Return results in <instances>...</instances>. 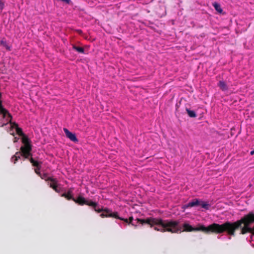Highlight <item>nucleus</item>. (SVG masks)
Segmentation results:
<instances>
[{
	"label": "nucleus",
	"instance_id": "20",
	"mask_svg": "<svg viewBox=\"0 0 254 254\" xmlns=\"http://www.w3.org/2000/svg\"><path fill=\"white\" fill-rule=\"evenodd\" d=\"M22 143L24 144V145H25L26 144H30L29 140L28 137L26 136H24L22 138Z\"/></svg>",
	"mask_w": 254,
	"mask_h": 254
},
{
	"label": "nucleus",
	"instance_id": "15",
	"mask_svg": "<svg viewBox=\"0 0 254 254\" xmlns=\"http://www.w3.org/2000/svg\"><path fill=\"white\" fill-rule=\"evenodd\" d=\"M212 5L214 6L215 9L219 13H222L223 12V9H222L220 5L216 2H214L212 3Z\"/></svg>",
	"mask_w": 254,
	"mask_h": 254
},
{
	"label": "nucleus",
	"instance_id": "21",
	"mask_svg": "<svg viewBox=\"0 0 254 254\" xmlns=\"http://www.w3.org/2000/svg\"><path fill=\"white\" fill-rule=\"evenodd\" d=\"M15 129H16V133L19 135H23L22 130L21 128L17 127L15 128Z\"/></svg>",
	"mask_w": 254,
	"mask_h": 254
},
{
	"label": "nucleus",
	"instance_id": "8",
	"mask_svg": "<svg viewBox=\"0 0 254 254\" xmlns=\"http://www.w3.org/2000/svg\"><path fill=\"white\" fill-rule=\"evenodd\" d=\"M1 94L0 92V99L1 98ZM0 113L2 115V117L3 118H6V116H7L8 117L10 118V120H11L12 118V116L8 112V111L3 107L2 105V101L1 100H0Z\"/></svg>",
	"mask_w": 254,
	"mask_h": 254
},
{
	"label": "nucleus",
	"instance_id": "12",
	"mask_svg": "<svg viewBox=\"0 0 254 254\" xmlns=\"http://www.w3.org/2000/svg\"><path fill=\"white\" fill-rule=\"evenodd\" d=\"M29 161L30 163L32 164V165L36 168H37V170H40L41 168V164L42 162H39L37 161H35L34 160V159L32 157H31L29 159Z\"/></svg>",
	"mask_w": 254,
	"mask_h": 254
},
{
	"label": "nucleus",
	"instance_id": "1",
	"mask_svg": "<svg viewBox=\"0 0 254 254\" xmlns=\"http://www.w3.org/2000/svg\"><path fill=\"white\" fill-rule=\"evenodd\" d=\"M254 223V213L250 212L240 220L234 222L227 221L223 223L222 233L226 232L228 235L235 236L236 231L240 229V235H245L248 233H251V239L252 240L254 236V226L252 228L250 227V225Z\"/></svg>",
	"mask_w": 254,
	"mask_h": 254
},
{
	"label": "nucleus",
	"instance_id": "11",
	"mask_svg": "<svg viewBox=\"0 0 254 254\" xmlns=\"http://www.w3.org/2000/svg\"><path fill=\"white\" fill-rule=\"evenodd\" d=\"M61 196L64 197L67 200H72L73 201L74 199V198L73 197L72 190L71 189L68 190L67 192L63 193L61 195Z\"/></svg>",
	"mask_w": 254,
	"mask_h": 254
},
{
	"label": "nucleus",
	"instance_id": "2",
	"mask_svg": "<svg viewBox=\"0 0 254 254\" xmlns=\"http://www.w3.org/2000/svg\"><path fill=\"white\" fill-rule=\"evenodd\" d=\"M135 220L142 225H148L150 227H153L155 231L162 233L168 232L171 233H178L182 231L181 228L179 227V222L178 221L163 220L161 218L154 217H149L145 219L137 218Z\"/></svg>",
	"mask_w": 254,
	"mask_h": 254
},
{
	"label": "nucleus",
	"instance_id": "13",
	"mask_svg": "<svg viewBox=\"0 0 254 254\" xmlns=\"http://www.w3.org/2000/svg\"><path fill=\"white\" fill-rule=\"evenodd\" d=\"M218 86L222 91H226L228 89L227 84L223 80L219 81V82L218 83Z\"/></svg>",
	"mask_w": 254,
	"mask_h": 254
},
{
	"label": "nucleus",
	"instance_id": "14",
	"mask_svg": "<svg viewBox=\"0 0 254 254\" xmlns=\"http://www.w3.org/2000/svg\"><path fill=\"white\" fill-rule=\"evenodd\" d=\"M21 155V153L20 152H17L15 155H14L11 157V161L13 162L14 164H15L16 161L20 158V156Z\"/></svg>",
	"mask_w": 254,
	"mask_h": 254
},
{
	"label": "nucleus",
	"instance_id": "16",
	"mask_svg": "<svg viewBox=\"0 0 254 254\" xmlns=\"http://www.w3.org/2000/svg\"><path fill=\"white\" fill-rule=\"evenodd\" d=\"M72 48L79 53L84 54V49L82 47L73 45Z\"/></svg>",
	"mask_w": 254,
	"mask_h": 254
},
{
	"label": "nucleus",
	"instance_id": "6",
	"mask_svg": "<svg viewBox=\"0 0 254 254\" xmlns=\"http://www.w3.org/2000/svg\"><path fill=\"white\" fill-rule=\"evenodd\" d=\"M73 201L80 205H83L85 204L89 206H91L93 208L98 206L97 202H93L90 200H87L85 199L84 197L80 195L78 196L76 198H74Z\"/></svg>",
	"mask_w": 254,
	"mask_h": 254
},
{
	"label": "nucleus",
	"instance_id": "5",
	"mask_svg": "<svg viewBox=\"0 0 254 254\" xmlns=\"http://www.w3.org/2000/svg\"><path fill=\"white\" fill-rule=\"evenodd\" d=\"M93 209L94 211L97 212V213H100L102 212L100 216L102 218L104 217H113L115 218V217H118V212H113L112 210L106 208H103V207L102 208H100L97 206H95V207H93Z\"/></svg>",
	"mask_w": 254,
	"mask_h": 254
},
{
	"label": "nucleus",
	"instance_id": "18",
	"mask_svg": "<svg viewBox=\"0 0 254 254\" xmlns=\"http://www.w3.org/2000/svg\"><path fill=\"white\" fill-rule=\"evenodd\" d=\"M42 179L45 180L46 182L50 181V179H52L53 178L48 177L46 174H44L42 175L40 174L39 175Z\"/></svg>",
	"mask_w": 254,
	"mask_h": 254
},
{
	"label": "nucleus",
	"instance_id": "4",
	"mask_svg": "<svg viewBox=\"0 0 254 254\" xmlns=\"http://www.w3.org/2000/svg\"><path fill=\"white\" fill-rule=\"evenodd\" d=\"M201 206V207L206 210H208L210 207V204L208 202L204 201L201 199L195 198L191 200L188 203L184 205L183 208L186 209L189 207Z\"/></svg>",
	"mask_w": 254,
	"mask_h": 254
},
{
	"label": "nucleus",
	"instance_id": "19",
	"mask_svg": "<svg viewBox=\"0 0 254 254\" xmlns=\"http://www.w3.org/2000/svg\"><path fill=\"white\" fill-rule=\"evenodd\" d=\"M6 117H7V120L8 121V122L10 124L12 127L16 128V127H18L17 124H16V123H12L11 122L12 119L11 120H10V118H8L7 116H6Z\"/></svg>",
	"mask_w": 254,
	"mask_h": 254
},
{
	"label": "nucleus",
	"instance_id": "3",
	"mask_svg": "<svg viewBox=\"0 0 254 254\" xmlns=\"http://www.w3.org/2000/svg\"><path fill=\"white\" fill-rule=\"evenodd\" d=\"M184 227L183 231L192 232V231H202L206 234L215 233L221 234L222 233V224H219L217 223H213L212 224L205 227L203 225H198L197 227H192L188 223H184L183 225Z\"/></svg>",
	"mask_w": 254,
	"mask_h": 254
},
{
	"label": "nucleus",
	"instance_id": "22",
	"mask_svg": "<svg viewBox=\"0 0 254 254\" xmlns=\"http://www.w3.org/2000/svg\"><path fill=\"white\" fill-rule=\"evenodd\" d=\"M115 218L119 219L121 220H123L125 222H126V223H127V224H129L128 219H124V218H121V217H119L118 215V217H115Z\"/></svg>",
	"mask_w": 254,
	"mask_h": 254
},
{
	"label": "nucleus",
	"instance_id": "17",
	"mask_svg": "<svg viewBox=\"0 0 254 254\" xmlns=\"http://www.w3.org/2000/svg\"><path fill=\"white\" fill-rule=\"evenodd\" d=\"M186 111L190 117L195 118L196 117V115L194 111L190 110L188 108H186Z\"/></svg>",
	"mask_w": 254,
	"mask_h": 254
},
{
	"label": "nucleus",
	"instance_id": "27",
	"mask_svg": "<svg viewBox=\"0 0 254 254\" xmlns=\"http://www.w3.org/2000/svg\"><path fill=\"white\" fill-rule=\"evenodd\" d=\"M6 125V124H0V127H3L4 126H5Z\"/></svg>",
	"mask_w": 254,
	"mask_h": 254
},
{
	"label": "nucleus",
	"instance_id": "29",
	"mask_svg": "<svg viewBox=\"0 0 254 254\" xmlns=\"http://www.w3.org/2000/svg\"><path fill=\"white\" fill-rule=\"evenodd\" d=\"M6 48L8 49L9 50H10V49L9 47H8V46H6Z\"/></svg>",
	"mask_w": 254,
	"mask_h": 254
},
{
	"label": "nucleus",
	"instance_id": "28",
	"mask_svg": "<svg viewBox=\"0 0 254 254\" xmlns=\"http://www.w3.org/2000/svg\"><path fill=\"white\" fill-rule=\"evenodd\" d=\"M77 31H78V32L79 33H82V31L81 30H78Z\"/></svg>",
	"mask_w": 254,
	"mask_h": 254
},
{
	"label": "nucleus",
	"instance_id": "24",
	"mask_svg": "<svg viewBox=\"0 0 254 254\" xmlns=\"http://www.w3.org/2000/svg\"><path fill=\"white\" fill-rule=\"evenodd\" d=\"M133 220V217H130L128 219V221H129V224H131L132 225H134V224L133 223H132V222Z\"/></svg>",
	"mask_w": 254,
	"mask_h": 254
},
{
	"label": "nucleus",
	"instance_id": "10",
	"mask_svg": "<svg viewBox=\"0 0 254 254\" xmlns=\"http://www.w3.org/2000/svg\"><path fill=\"white\" fill-rule=\"evenodd\" d=\"M51 183L49 184L50 188H52L56 192H60V190L58 188V182L56 179H50Z\"/></svg>",
	"mask_w": 254,
	"mask_h": 254
},
{
	"label": "nucleus",
	"instance_id": "23",
	"mask_svg": "<svg viewBox=\"0 0 254 254\" xmlns=\"http://www.w3.org/2000/svg\"><path fill=\"white\" fill-rule=\"evenodd\" d=\"M3 7H4V3L2 0H0V10L3 9Z\"/></svg>",
	"mask_w": 254,
	"mask_h": 254
},
{
	"label": "nucleus",
	"instance_id": "9",
	"mask_svg": "<svg viewBox=\"0 0 254 254\" xmlns=\"http://www.w3.org/2000/svg\"><path fill=\"white\" fill-rule=\"evenodd\" d=\"M64 131L66 135V136L71 141L74 142L78 141V139L74 133L69 131L66 128H64Z\"/></svg>",
	"mask_w": 254,
	"mask_h": 254
},
{
	"label": "nucleus",
	"instance_id": "26",
	"mask_svg": "<svg viewBox=\"0 0 254 254\" xmlns=\"http://www.w3.org/2000/svg\"><path fill=\"white\" fill-rule=\"evenodd\" d=\"M0 44L3 45V46H5V45H6V43L3 41H0Z\"/></svg>",
	"mask_w": 254,
	"mask_h": 254
},
{
	"label": "nucleus",
	"instance_id": "25",
	"mask_svg": "<svg viewBox=\"0 0 254 254\" xmlns=\"http://www.w3.org/2000/svg\"><path fill=\"white\" fill-rule=\"evenodd\" d=\"M40 170H37V168H36V169H35V172L37 175H40L41 174L40 172Z\"/></svg>",
	"mask_w": 254,
	"mask_h": 254
},
{
	"label": "nucleus",
	"instance_id": "7",
	"mask_svg": "<svg viewBox=\"0 0 254 254\" xmlns=\"http://www.w3.org/2000/svg\"><path fill=\"white\" fill-rule=\"evenodd\" d=\"M20 152L21 155L26 159H28L32 155L31 151L32 150V146L31 144H26L20 147Z\"/></svg>",
	"mask_w": 254,
	"mask_h": 254
}]
</instances>
